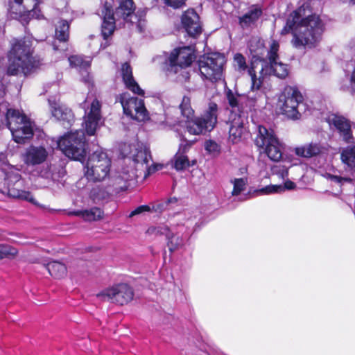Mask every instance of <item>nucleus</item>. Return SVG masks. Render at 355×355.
Listing matches in <instances>:
<instances>
[{
  "mask_svg": "<svg viewBox=\"0 0 355 355\" xmlns=\"http://www.w3.org/2000/svg\"><path fill=\"white\" fill-rule=\"evenodd\" d=\"M308 6L304 4L291 12L282 35L291 33L292 45L298 49H313L318 46L324 31V24L317 15H306Z\"/></svg>",
  "mask_w": 355,
  "mask_h": 355,
  "instance_id": "f257e3e1",
  "label": "nucleus"
},
{
  "mask_svg": "<svg viewBox=\"0 0 355 355\" xmlns=\"http://www.w3.org/2000/svg\"><path fill=\"white\" fill-rule=\"evenodd\" d=\"M279 42L272 40L268 51L267 62L262 58L265 52V48L261 41L252 39L249 43V49L252 57V67L248 70L251 77L252 92L259 91L261 88V78L267 76L274 75L279 78L284 79L288 75L287 64L278 62Z\"/></svg>",
  "mask_w": 355,
  "mask_h": 355,
  "instance_id": "f03ea898",
  "label": "nucleus"
},
{
  "mask_svg": "<svg viewBox=\"0 0 355 355\" xmlns=\"http://www.w3.org/2000/svg\"><path fill=\"white\" fill-rule=\"evenodd\" d=\"M230 114L229 116V142L236 144L245 139L249 133V101L245 96L234 94L231 90L226 93Z\"/></svg>",
  "mask_w": 355,
  "mask_h": 355,
  "instance_id": "7ed1b4c3",
  "label": "nucleus"
},
{
  "mask_svg": "<svg viewBox=\"0 0 355 355\" xmlns=\"http://www.w3.org/2000/svg\"><path fill=\"white\" fill-rule=\"evenodd\" d=\"M10 49L8 53V63L6 72L10 76L30 74L38 67L33 56L32 42L28 38H13L10 41Z\"/></svg>",
  "mask_w": 355,
  "mask_h": 355,
  "instance_id": "20e7f679",
  "label": "nucleus"
},
{
  "mask_svg": "<svg viewBox=\"0 0 355 355\" xmlns=\"http://www.w3.org/2000/svg\"><path fill=\"white\" fill-rule=\"evenodd\" d=\"M6 116V125L16 143L24 144L33 135L34 123L18 110L8 109L6 103L0 101V114Z\"/></svg>",
  "mask_w": 355,
  "mask_h": 355,
  "instance_id": "39448f33",
  "label": "nucleus"
},
{
  "mask_svg": "<svg viewBox=\"0 0 355 355\" xmlns=\"http://www.w3.org/2000/svg\"><path fill=\"white\" fill-rule=\"evenodd\" d=\"M177 223L172 225V230L166 234L168 240L167 245L171 252L181 248L185 239L190 233L191 227L196 223V216L190 211L178 214L176 216Z\"/></svg>",
  "mask_w": 355,
  "mask_h": 355,
  "instance_id": "423d86ee",
  "label": "nucleus"
},
{
  "mask_svg": "<svg viewBox=\"0 0 355 355\" xmlns=\"http://www.w3.org/2000/svg\"><path fill=\"white\" fill-rule=\"evenodd\" d=\"M55 144L67 157L74 160L83 162L87 153L85 133L82 130L64 135Z\"/></svg>",
  "mask_w": 355,
  "mask_h": 355,
  "instance_id": "0eeeda50",
  "label": "nucleus"
},
{
  "mask_svg": "<svg viewBox=\"0 0 355 355\" xmlns=\"http://www.w3.org/2000/svg\"><path fill=\"white\" fill-rule=\"evenodd\" d=\"M278 105L284 114L293 119H299L306 111L303 96L293 87L284 88L279 97Z\"/></svg>",
  "mask_w": 355,
  "mask_h": 355,
  "instance_id": "6e6552de",
  "label": "nucleus"
},
{
  "mask_svg": "<svg viewBox=\"0 0 355 355\" xmlns=\"http://www.w3.org/2000/svg\"><path fill=\"white\" fill-rule=\"evenodd\" d=\"M111 160L104 152L95 151L87 159L84 166L85 176L89 181L101 182L108 177Z\"/></svg>",
  "mask_w": 355,
  "mask_h": 355,
  "instance_id": "1a4fd4ad",
  "label": "nucleus"
},
{
  "mask_svg": "<svg viewBox=\"0 0 355 355\" xmlns=\"http://www.w3.org/2000/svg\"><path fill=\"white\" fill-rule=\"evenodd\" d=\"M135 6L132 0H123L120 2L114 12L111 10V15L119 21V26L135 24L137 31L142 33L146 26L145 14L141 12L134 13Z\"/></svg>",
  "mask_w": 355,
  "mask_h": 355,
  "instance_id": "9d476101",
  "label": "nucleus"
},
{
  "mask_svg": "<svg viewBox=\"0 0 355 355\" xmlns=\"http://www.w3.org/2000/svg\"><path fill=\"white\" fill-rule=\"evenodd\" d=\"M254 143L257 147L263 150L271 160L277 162L282 158V146L272 130L259 125Z\"/></svg>",
  "mask_w": 355,
  "mask_h": 355,
  "instance_id": "9b49d317",
  "label": "nucleus"
},
{
  "mask_svg": "<svg viewBox=\"0 0 355 355\" xmlns=\"http://www.w3.org/2000/svg\"><path fill=\"white\" fill-rule=\"evenodd\" d=\"M124 157L132 159L136 168L147 170L148 175L158 170V165L150 166L151 155L149 150L139 142L132 143L129 145L125 144L121 150Z\"/></svg>",
  "mask_w": 355,
  "mask_h": 355,
  "instance_id": "f8f14e48",
  "label": "nucleus"
},
{
  "mask_svg": "<svg viewBox=\"0 0 355 355\" xmlns=\"http://www.w3.org/2000/svg\"><path fill=\"white\" fill-rule=\"evenodd\" d=\"M24 180L18 172H9L6 175L3 182L0 183V192L9 197L18 198L36 205V201L28 191L22 189Z\"/></svg>",
  "mask_w": 355,
  "mask_h": 355,
  "instance_id": "ddd939ff",
  "label": "nucleus"
},
{
  "mask_svg": "<svg viewBox=\"0 0 355 355\" xmlns=\"http://www.w3.org/2000/svg\"><path fill=\"white\" fill-rule=\"evenodd\" d=\"M218 106L215 103H209L207 110L201 117H197L187 122L188 132L199 135L210 132L217 123Z\"/></svg>",
  "mask_w": 355,
  "mask_h": 355,
  "instance_id": "4468645a",
  "label": "nucleus"
},
{
  "mask_svg": "<svg viewBox=\"0 0 355 355\" xmlns=\"http://www.w3.org/2000/svg\"><path fill=\"white\" fill-rule=\"evenodd\" d=\"M225 63V56L219 53H213L203 57L198 62L201 77L211 81L220 79Z\"/></svg>",
  "mask_w": 355,
  "mask_h": 355,
  "instance_id": "2eb2a0df",
  "label": "nucleus"
},
{
  "mask_svg": "<svg viewBox=\"0 0 355 355\" xmlns=\"http://www.w3.org/2000/svg\"><path fill=\"white\" fill-rule=\"evenodd\" d=\"M132 288L126 284H119L104 289L96 297L101 301L110 302L119 305L128 304L133 299Z\"/></svg>",
  "mask_w": 355,
  "mask_h": 355,
  "instance_id": "dca6fc26",
  "label": "nucleus"
},
{
  "mask_svg": "<svg viewBox=\"0 0 355 355\" xmlns=\"http://www.w3.org/2000/svg\"><path fill=\"white\" fill-rule=\"evenodd\" d=\"M126 94L121 95L120 101L125 115L138 121H145L149 119L148 112L143 99L137 97H127Z\"/></svg>",
  "mask_w": 355,
  "mask_h": 355,
  "instance_id": "f3484780",
  "label": "nucleus"
},
{
  "mask_svg": "<svg viewBox=\"0 0 355 355\" xmlns=\"http://www.w3.org/2000/svg\"><path fill=\"white\" fill-rule=\"evenodd\" d=\"M101 105L96 98L93 99L89 107L85 110L84 124L85 131L89 135H94L96 130L103 124Z\"/></svg>",
  "mask_w": 355,
  "mask_h": 355,
  "instance_id": "a211bd4d",
  "label": "nucleus"
},
{
  "mask_svg": "<svg viewBox=\"0 0 355 355\" xmlns=\"http://www.w3.org/2000/svg\"><path fill=\"white\" fill-rule=\"evenodd\" d=\"M194 50L191 46H183L175 49L168 57V63L171 69L178 72V68L189 67L195 59Z\"/></svg>",
  "mask_w": 355,
  "mask_h": 355,
  "instance_id": "6ab92c4d",
  "label": "nucleus"
},
{
  "mask_svg": "<svg viewBox=\"0 0 355 355\" xmlns=\"http://www.w3.org/2000/svg\"><path fill=\"white\" fill-rule=\"evenodd\" d=\"M327 121L331 128H335L342 139L347 143L354 142V138L352 135L351 122L343 116L335 114H329L327 118Z\"/></svg>",
  "mask_w": 355,
  "mask_h": 355,
  "instance_id": "aec40b11",
  "label": "nucleus"
},
{
  "mask_svg": "<svg viewBox=\"0 0 355 355\" xmlns=\"http://www.w3.org/2000/svg\"><path fill=\"white\" fill-rule=\"evenodd\" d=\"M35 5L32 10H25L21 5L23 0H14V3L10 4V12L11 15H15L13 17L18 19L23 24H28L31 17L40 19L42 17L40 10L38 8L39 0H34Z\"/></svg>",
  "mask_w": 355,
  "mask_h": 355,
  "instance_id": "412c9836",
  "label": "nucleus"
},
{
  "mask_svg": "<svg viewBox=\"0 0 355 355\" xmlns=\"http://www.w3.org/2000/svg\"><path fill=\"white\" fill-rule=\"evenodd\" d=\"M49 152L43 146L31 145L21 154V159L28 166L42 164L46 162Z\"/></svg>",
  "mask_w": 355,
  "mask_h": 355,
  "instance_id": "4be33fe9",
  "label": "nucleus"
},
{
  "mask_svg": "<svg viewBox=\"0 0 355 355\" xmlns=\"http://www.w3.org/2000/svg\"><path fill=\"white\" fill-rule=\"evenodd\" d=\"M181 21L184 29L191 37L196 38L201 34L200 17L194 10L189 9L185 11L182 16Z\"/></svg>",
  "mask_w": 355,
  "mask_h": 355,
  "instance_id": "5701e85b",
  "label": "nucleus"
},
{
  "mask_svg": "<svg viewBox=\"0 0 355 355\" xmlns=\"http://www.w3.org/2000/svg\"><path fill=\"white\" fill-rule=\"evenodd\" d=\"M48 101L53 116L58 121L70 125L73 118L71 110L62 105L56 97L49 98ZM63 124L64 125V123Z\"/></svg>",
  "mask_w": 355,
  "mask_h": 355,
  "instance_id": "b1692460",
  "label": "nucleus"
},
{
  "mask_svg": "<svg viewBox=\"0 0 355 355\" xmlns=\"http://www.w3.org/2000/svg\"><path fill=\"white\" fill-rule=\"evenodd\" d=\"M91 61L90 58H85L82 55H72L69 58L70 66L75 67L82 73L83 80L85 83L88 84L89 87L92 83L91 78L87 72V69L90 67Z\"/></svg>",
  "mask_w": 355,
  "mask_h": 355,
  "instance_id": "393cba45",
  "label": "nucleus"
},
{
  "mask_svg": "<svg viewBox=\"0 0 355 355\" xmlns=\"http://www.w3.org/2000/svg\"><path fill=\"white\" fill-rule=\"evenodd\" d=\"M102 14L103 15V21L101 27V33L104 40H107V37L113 33L115 24H119V21L111 15V10L107 6V2H106L102 10Z\"/></svg>",
  "mask_w": 355,
  "mask_h": 355,
  "instance_id": "a878e982",
  "label": "nucleus"
},
{
  "mask_svg": "<svg viewBox=\"0 0 355 355\" xmlns=\"http://www.w3.org/2000/svg\"><path fill=\"white\" fill-rule=\"evenodd\" d=\"M121 75L123 80L128 89L138 95H144V92L140 88L132 76V68L127 62L122 64Z\"/></svg>",
  "mask_w": 355,
  "mask_h": 355,
  "instance_id": "bb28decb",
  "label": "nucleus"
},
{
  "mask_svg": "<svg viewBox=\"0 0 355 355\" xmlns=\"http://www.w3.org/2000/svg\"><path fill=\"white\" fill-rule=\"evenodd\" d=\"M294 151L297 156L311 158L320 155L322 152V146L320 143L311 142L296 147Z\"/></svg>",
  "mask_w": 355,
  "mask_h": 355,
  "instance_id": "cd10ccee",
  "label": "nucleus"
},
{
  "mask_svg": "<svg viewBox=\"0 0 355 355\" xmlns=\"http://www.w3.org/2000/svg\"><path fill=\"white\" fill-rule=\"evenodd\" d=\"M262 15L261 8L256 5L252 6L248 11L239 18L242 27H248L254 24Z\"/></svg>",
  "mask_w": 355,
  "mask_h": 355,
  "instance_id": "c85d7f7f",
  "label": "nucleus"
},
{
  "mask_svg": "<svg viewBox=\"0 0 355 355\" xmlns=\"http://www.w3.org/2000/svg\"><path fill=\"white\" fill-rule=\"evenodd\" d=\"M340 159L347 170L355 173V145L344 148L340 152Z\"/></svg>",
  "mask_w": 355,
  "mask_h": 355,
  "instance_id": "c756f323",
  "label": "nucleus"
},
{
  "mask_svg": "<svg viewBox=\"0 0 355 355\" xmlns=\"http://www.w3.org/2000/svg\"><path fill=\"white\" fill-rule=\"evenodd\" d=\"M39 174L42 178H51L55 180L64 175L65 170L61 164L58 166L50 164L46 165V167L43 166Z\"/></svg>",
  "mask_w": 355,
  "mask_h": 355,
  "instance_id": "7c9ffc66",
  "label": "nucleus"
},
{
  "mask_svg": "<svg viewBox=\"0 0 355 355\" xmlns=\"http://www.w3.org/2000/svg\"><path fill=\"white\" fill-rule=\"evenodd\" d=\"M296 187V184L292 181L287 180L284 182V185H275L270 184L266 186L258 191V192L261 194H270V193H282L285 190H292L294 189Z\"/></svg>",
  "mask_w": 355,
  "mask_h": 355,
  "instance_id": "2f4dec72",
  "label": "nucleus"
},
{
  "mask_svg": "<svg viewBox=\"0 0 355 355\" xmlns=\"http://www.w3.org/2000/svg\"><path fill=\"white\" fill-rule=\"evenodd\" d=\"M103 214V211L98 207H93L90 209L76 211L72 213V214L80 216L84 220L88 221L96 220L101 218Z\"/></svg>",
  "mask_w": 355,
  "mask_h": 355,
  "instance_id": "473e14b6",
  "label": "nucleus"
},
{
  "mask_svg": "<svg viewBox=\"0 0 355 355\" xmlns=\"http://www.w3.org/2000/svg\"><path fill=\"white\" fill-rule=\"evenodd\" d=\"M49 274L55 278H62L67 274L66 266L60 261H51L46 264Z\"/></svg>",
  "mask_w": 355,
  "mask_h": 355,
  "instance_id": "72a5a7b5",
  "label": "nucleus"
},
{
  "mask_svg": "<svg viewBox=\"0 0 355 355\" xmlns=\"http://www.w3.org/2000/svg\"><path fill=\"white\" fill-rule=\"evenodd\" d=\"M110 194V189H105L102 185H96L91 189L89 197L94 202L98 203L108 198Z\"/></svg>",
  "mask_w": 355,
  "mask_h": 355,
  "instance_id": "f704fd0d",
  "label": "nucleus"
},
{
  "mask_svg": "<svg viewBox=\"0 0 355 355\" xmlns=\"http://www.w3.org/2000/svg\"><path fill=\"white\" fill-rule=\"evenodd\" d=\"M178 198L173 197L167 200L157 201L155 202L151 208V211L155 212L162 213L164 211L173 207V205L177 204Z\"/></svg>",
  "mask_w": 355,
  "mask_h": 355,
  "instance_id": "c9c22d12",
  "label": "nucleus"
},
{
  "mask_svg": "<svg viewBox=\"0 0 355 355\" xmlns=\"http://www.w3.org/2000/svg\"><path fill=\"white\" fill-rule=\"evenodd\" d=\"M69 25L67 21L60 20L55 28V37L60 42H65L69 38Z\"/></svg>",
  "mask_w": 355,
  "mask_h": 355,
  "instance_id": "e433bc0d",
  "label": "nucleus"
},
{
  "mask_svg": "<svg viewBox=\"0 0 355 355\" xmlns=\"http://www.w3.org/2000/svg\"><path fill=\"white\" fill-rule=\"evenodd\" d=\"M196 164V161H189L188 157L186 155L177 153L175 156V168L178 171L186 169L190 166H193Z\"/></svg>",
  "mask_w": 355,
  "mask_h": 355,
  "instance_id": "4c0bfd02",
  "label": "nucleus"
},
{
  "mask_svg": "<svg viewBox=\"0 0 355 355\" xmlns=\"http://www.w3.org/2000/svg\"><path fill=\"white\" fill-rule=\"evenodd\" d=\"M119 175H122L123 176L124 181L123 184H120V190L128 189L129 187L135 183V178L137 176L134 170L129 171L125 169H123L122 171H121Z\"/></svg>",
  "mask_w": 355,
  "mask_h": 355,
  "instance_id": "58836bf2",
  "label": "nucleus"
},
{
  "mask_svg": "<svg viewBox=\"0 0 355 355\" xmlns=\"http://www.w3.org/2000/svg\"><path fill=\"white\" fill-rule=\"evenodd\" d=\"M180 108L182 114L187 117L188 119L192 118L194 114V110L191 105V98L188 96H184L182 102L180 105Z\"/></svg>",
  "mask_w": 355,
  "mask_h": 355,
  "instance_id": "ea45409f",
  "label": "nucleus"
},
{
  "mask_svg": "<svg viewBox=\"0 0 355 355\" xmlns=\"http://www.w3.org/2000/svg\"><path fill=\"white\" fill-rule=\"evenodd\" d=\"M349 65L352 66L353 69L349 73H346V77L349 80V84L347 85H343L342 89L351 94L355 93V61H352Z\"/></svg>",
  "mask_w": 355,
  "mask_h": 355,
  "instance_id": "a19ab883",
  "label": "nucleus"
},
{
  "mask_svg": "<svg viewBox=\"0 0 355 355\" xmlns=\"http://www.w3.org/2000/svg\"><path fill=\"white\" fill-rule=\"evenodd\" d=\"M17 250L10 245H0V259L3 258H13L17 254Z\"/></svg>",
  "mask_w": 355,
  "mask_h": 355,
  "instance_id": "79ce46f5",
  "label": "nucleus"
},
{
  "mask_svg": "<svg viewBox=\"0 0 355 355\" xmlns=\"http://www.w3.org/2000/svg\"><path fill=\"white\" fill-rule=\"evenodd\" d=\"M170 232V228H168L166 225H160V226H151L148 228L146 230V234L150 236H158V235H162L166 234L167 232Z\"/></svg>",
  "mask_w": 355,
  "mask_h": 355,
  "instance_id": "37998d69",
  "label": "nucleus"
},
{
  "mask_svg": "<svg viewBox=\"0 0 355 355\" xmlns=\"http://www.w3.org/2000/svg\"><path fill=\"white\" fill-rule=\"evenodd\" d=\"M232 182L234 185L232 196H238L245 189L246 180L243 178L234 179Z\"/></svg>",
  "mask_w": 355,
  "mask_h": 355,
  "instance_id": "c03bdc74",
  "label": "nucleus"
},
{
  "mask_svg": "<svg viewBox=\"0 0 355 355\" xmlns=\"http://www.w3.org/2000/svg\"><path fill=\"white\" fill-rule=\"evenodd\" d=\"M234 64L236 69L240 71H244L247 69L245 57L241 53H236L234 56Z\"/></svg>",
  "mask_w": 355,
  "mask_h": 355,
  "instance_id": "a18cd8bd",
  "label": "nucleus"
},
{
  "mask_svg": "<svg viewBox=\"0 0 355 355\" xmlns=\"http://www.w3.org/2000/svg\"><path fill=\"white\" fill-rule=\"evenodd\" d=\"M205 148L207 151L210 153H218L220 150V146L216 141L213 140H209L205 142Z\"/></svg>",
  "mask_w": 355,
  "mask_h": 355,
  "instance_id": "49530a36",
  "label": "nucleus"
},
{
  "mask_svg": "<svg viewBox=\"0 0 355 355\" xmlns=\"http://www.w3.org/2000/svg\"><path fill=\"white\" fill-rule=\"evenodd\" d=\"M273 172L283 180L288 175V168L285 166H276L273 168Z\"/></svg>",
  "mask_w": 355,
  "mask_h": 355,
  "instance_id": "de8ad7c7",
  "label": "nucleus"
},
{
  "mask_svg": "<svg viewBox=\"0 0 355 355\" xmlns=\"http://www.w3.org/2000/svg\"><path fill=\"white\" fill-rule=\"evenodd\" d=\"M151 211V208L150 206L148 205H141V206H139L138 207H137L135 209H134L133 211H132L128 217L129 218H132L133 216H136V215H139L140 214H142L144 212H147V211Z\"/></svg>",
  "mask_w": 355,
  "mask_h": 355,
  "instance_id": "09e8293b",
  "label": "nucleus"
},
{
  "mask_svg": "<svg viewBox=\"0 0 355 355\" xmlns=\"http://www.w3.org/2000/svg\"><path fill=\"white\" fill-rule=\"evenodd\" d=\"M326 178L328 180H331V182H335V183H336V184H338L339 185H341L343 184V182H344L350 181L349 178H342V177H340V176L331 175V174H329V173H327L326 175Z\"/></svg>",
  "mask_w": 355,
  "mask_h": 355,
  "instance_id": "8fccbe9b",
  "label": "nucleus"
},
{
  "mask_svg": "<svg viewBox=\"0 0 355 355\" xmlns=\"http://www.w3.org/2000/svg\"><path fill=\"white\" fill-rule=\"evenodd\" d=\"M165 4L173 7L174 8H178L182 7L185 3L186 0H162Z\"/></svg>",
  "mask_w": 355,
  "mask_h": 355,
  "instance_id": "3c124183",
  "label": "nucleus"
},
{
  "mask_svg": "<svg viewBox=\"0 0 355 355\" xmlns=\"http://www.w3.org/2000/svg\"><path fill=\"white\" fill-rule=\"evenodd\" d=\"M192 145V142L189 141L187 140L182 141L180 144L179 150L178 153H180L181 154L186 155L187 151L189 150L191 146Z\"/></svg>",
  "mask_w": 355,
  "mask_h": 355,
  "instance_id": "603ef678",
  "label": "nucleus"
},
{
  "mask_svg": "<svg viewBox=\"0 0 355 355\" xmlns=\"http://www.w3.org/2000/svg\"><path fill=\"white\" fill-rule=\"evenodd\" d=\"M124 182L123 181V176L122 175H118L114 178V183L113 184V187H114V191L116 192L121 191V190L119 189L120 184H123Z\"/></svg>",
  "mask_w": 355,
  "mask_h": 355,
  "instance_id": "864d4df0",
  "label": "nucleus"
},
{
  "mask_svg": "<svg viewBox=\"0 0 355 355\" xmlns=\"http://www.w3.org/2000/svg\"><path fill=\"white\" fill-rule=\"evenodd\" d=\"M4 73L3 69L0 66V97H3L5 92H4V86L1 82L2 77Z\"/></svg>",
  "mask_w": 355,
  "mask_h": 355,
  "instance_id": "5fc2aeb1",
  "label": "nucleus"
},
{
  "mask_svg": "<svg viewBox=\"0 0 355 355\" xmlns=\"http://www.w3.org/2000/svg\"><path fill=\"white\" fill-rule=\"evenodd\" d=\"M13 236H15V238L10 239L12 242H15V243H17L19 244H25L26 243L25 242H23V241H20L19 239H21L20 234H16V235H13Z\"/></svg>",
  "mask_w": 355,
  "mask_h": 355,
  "instance_id": "6e6d98bb",
  "label": "nucleus"
},
{
  "mask_svg": "<svg viewBox=\"0 0 355 355\" xmlns=\"http://www.w3.org/2000/svg\"><path fill=\"white\" fill-rule=\"evenodd\" d=\"M6 163H7V158H6V154L3 153H0V164L3 165V164H6Z\"/></svg>",
  "mask_w": 355,
  "mask_h": 355,
  "instance_id": "4d7b16f0",
  "label": "nucleus"
},
{
  "mask_svg": "<svg viewBox=\"0 0 355 355\" xmlns=\"http://www.w3.org/2000/svg\"><path fill=\"white\" fill-rule=\"evenodd\" d=\"M107 45H108L107 42L106 41L104 44H101V46H103V48L105 49Z\"/></svg>",
  "mask_w": 355,
  "mask_h": 355,
  "instance_id": "13d9d810",
  "label": "nucleus"
},
{
  "mask_svg": "<svg viewBox=\"0 0 355 355\" xmlns=\"http://www.w3.org/2000/svg\"><path fill=\"white\" fill-rule=\"evenodd\" d=\"M163 119H164V117L162 116L161 119H159V122L160 123H162L164 121Z\"/></svg>",
  "mask_w": 355,
  "mask_h": 355,
  "instance_id": "bf43d9fd",
  "label": "nucleus"
},
{
  "mask_svg": "<svg viewBox=\"0 0 355 355\" xmlns=\"http://www.w3.org/2000/svg\"><path fill=\"white\" fill-rule=\"evenodd\" d=\"M332 195L334 196H338L337 193H332Z\"/></svg>",
  "mask_w": 355,
  "mask_h": 355,
  "instance_id": "052dcab7",
  "label": "nucleus"
},
{
  "mask_svg": "<svg viewBox=\"0 0 355 355\" xmlns=\"http://www.w3.org/2000/svg\"><path fill=\"white\" fill-rule=\"evenodd\" d=\"M87 99H88V98H87ZM87 100H86V101H85V104H86V103H87Z\"/></svg>",
  "mask_w": 355,
  "mask_h": 355,
  "instance_id": "680f3d73",
  "label": "nucleus"
}]
</instances>
